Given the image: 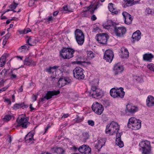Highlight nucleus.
Returning <instances> with one entry per match:
<instances>
[{"label": "nucleus", "instance_id": "de8ad7c7", "mask_svg": "<svg viewBox=\"0 0 154 154\" xmlns=\"http://www.w3.org/2000/svg\"><path fill=\"white\" fill-rule=\"evenodd\" d=\"M9 86H5V87L2 88V89H0V92L4 91L6 90Z\"/></svg>", "mask_w": 154, "mask_h": 154}, {"label": "nucleus", "instance_id": "1a4fd4ad", "mask_svg": "<svg viewBox=\"0 0 154 154\" xmlns=\"http://www.w3.org/2000/svg\"><path fill=\"white\" fill-rule=\"evenodd\" d=\"M102 94V91L96 87L95 86H92L91 88L89 94L94 98H97L101 97Z\"/></svg>", "mask_w": 154, "mask_h": 154}, {"label": "nucleus", "instance_id": "0e129e2a", "mask_svg": "<svg viewBox=\"0 0 154 154\" xmlns=\"http://www.w3.org/2000/svg\"><path fill=\"white\" fill-rule=\"evenodd\" d=\"M83 14L82 15L84 17H86L87 16V12L85 11H83Z\"/></svg>", "mask_w": 154, "mask_h": 154}, {"label": "nucleus", "instance_id": "473e14b6", "mask_svg": "<svg viewBox=\"0 0 154 154\" xmlns=\"http://www.w3.org/2000/svg\"><path fill=\"white\" fill-rule=\"evenodd\" d=\"M145 12L149 15H152L154 14V9H150L149 8H146Z\"/></svg>", "mask_w": 154, "mask_h": 154}, {"label": "nucleus", "instance_id": "4d7b16f0", "mask_svg": "<svg viewBox=\"0 0 154 154\" xmlns=\"http://www.w3.org/2000/svg\"><path fill=\"white\" fill-rule=\"evenodd\" d=\"M19 33L21 34H26L24 29L22 30H19Z\"/></svg>", "mask_w": 154, "mask_h": 154}, {"label": "nucleus", "instance_id": "3c124183", "mask_svg": "<svg viewBox=\"0 0 154 154\" xmlns=\"http://www.w3.org/2000/svg\"><path fill=\"white\" fill-rule=\"evenodd\" d=\"M53 20V19L52 16L49 17L48 18H47L46 19V20L48 22L52 21Z\"/></svg>", "mask_w": 154, "mask_h": 154}, {"label": "nucleus", "instance_id": "f704fd0d", "mask_svg": "<svg viewBox=\"0 0 154 154\" xmlns=\"http://www.w3.org/2000/svg\"><path fill=\"white\" fill-rule=\"evenodd\" d=\"M116 144L120 148L123 147L124 145L123 142L121 139H119L118 140H116Z\"/></svg>", "mask_w": 154, "mask_h": 154}, {"label": "nucleus", "instance_id": "9d476101", "mask_svg": "<svg viewBox=\"0 0 154 154\" xmlns=\"http://www.w3.org/2000/svg\"><path fill=\"white\" fill-rule=\"evenodd\" d=\"M92 109L96 113L99 115H101L104 110L103 106L97 102H95L93 103Z\"/></svg>", "mask_w": 154, "mask_h": 154}, {"label": "nucleus", "instance_id": "c9c22d12", "mask_svg": "<svg viewBox=\"0 0 154 154\" xmlns=\"http://www.w3.org/2000/svg\"><path fill=\"white\" fill-rule=\"evenodd\" d=\"M24 106L23 103H20L15 104L14 106V109H20L23 107Z\"/></svg>", "mask_w": 154, "mask_h": 154}, {"label": "nucleus", "instance_id": "6ab92c4d", "mask_svg": "<svg viewBox=\"0 0 154 154\" xmlns=\"http://www.w3.org/2000/svg\"><path fill=\"white\" fill-rule=\"evenodd\" d=\"M70 81L68 79L67 80L66 78L65 77L60 78L58 82V84L59 86H60V87H62L65 85L70 83Z\"/></svg>", "mask_w": 154, "mask_h": 154}, {"label": "nucleus", "instance_id": "69168bd1", "mask_svg": "<svg viewBox=\"0 0 154 154\" xmlns=\"http://www.w3.org/2000/svg\"><path fill=\"white\" fill-rule=\"evenodd\" d=\"M68 116L69 115L67 114H64L62 116V118H67Z\"/></svg>", "mask_w": 154, "mask_h": 154}, {"label": "nucleus", "instance_id": "5fc2aeb1", "mask_svg": "<svg viewBox=\"0 0 154 154\" xmlns=\"http://www.w3.org/2000/svg\"><path fill=\"white\" fill-rule=\"evenodd\" d=\"M37 96L36 95H35L34 94H33L32 99L33 101H35L36 100L37 98Z\"/></svg>", "mask_w": 154, "mask_h": 154}, {"label": "nucleus", "instance_id": "f3484780", "mask_svg": "<svg viewBox=\"0 0 154 154\" xmlns=\"http://www.w3.org/2000/svg\"><path fill=\"white\" fill-rule=\"evenodd\" d=\"M34 134L32 132H30L25 137V142L27 143L31 144L33 142L34 139L33 138Z\"/></svg>", "mask_w": 154, "mask_h": 154}, {"label": "nucleus", "instance_id": "7ed1b4c3", "mask_svg": "<svg viewBox=\"0 0 154 154\" xmlns=\"http://www.w3.org/2000/svg\"><path fill=\"white\" fill-rule=\"evenodd\" d=\"M119 129V126L118 123L112 121L109 125H108L106 126L105 130L106 133L110 135H112L116 132H118Z\"/></svg>", "mask_w": 154, "mask_h": 154}, {"label": "nucleus", "instance_id": "58836bf2", "mask_svg": "<svg viewBox=\"0 0 154 154\" xmlns=\"http://www.w3.org/2000/svg\"><path fill=\"white\" fill-rule=\"evenodd\" d=\"M12 116L10 115H6L5 116L2 120L4 122H8L11 119Z\"/></svg>", "mask_w": 154, "mask_h": 154}, {"label": "nucleus", "instance_id": "9b49d317", "mask_svg": "<svg viewBox=\"0 0 154 154\" xmlns=\"http://www.w3.org/2000/svg\"><path fill=\"white\" fill-rule=\"evenodd\" d=\"M113 32L118 37H121L123 36L126 33V29L123 27H117L115 26L113 29Z\"/></svg>", "mask_w": 154, "mask_h": 154}, {"label": "nucleus", "instance_id": "4c0bfd02", "mask_svg": "<svg viewBox=\"0 0 154 154\" xmlns=\"http://www.w3.org/2000/svg\"><path fill=\"white\" fill-rule=\"evenodd\" d=\"M17 5L18 4H16L14 2V4H12L10 5L9 8L11 9V11H12L14 12H15L16 11H15L14 9L16 8Z\"/></svg>", "mask_w": 154, "mask_h": 154}, {"label": "nucleus", "instance_id": "774afa93", "mask_svg": "<svg viewBox=\"0 0 154 154\" xmlns=\"http://www.w3.org/2000/svg\"><path fill=\"white\" fill-rule=\"evenodd\" d=\"M59 67V66H55L53 67H51V68L52 69H56L58 68Z\"/></svg>", "mask_w": 154, "mask_h": 154}, {"label": "nucleus", "instance_id": "0eeeda50", "mask_svg": "<svg viewBox=\"0 0 154 154\" xmlns=\"http://www.w3.org/2000/svg\"><path fill=\"white\" fill-rule=\"evenodd\" d=\"M109 38V35L105 33L98 34L96 36V39L97 41L102 45L106 44Z\"/></svg>", "mask_w": 154, "mask_h": 154}, {"label": "nucleus", "instance_id": "bf43d9fd", "mask_svg": "<svg viewBox=\"0 0 154 154\" xmlns=\"http://www.w3.org/2000/svg\"><path fill=\"white\" fill-rule=\"evenodd\" d=\"M32 41V38H29L28 40L27 43H28V45H32L31 44L29 43V42H31Z\"/></svg>", "mask_w": 154, "mask_h": 154}, {"label": "nucleus", "instance_id": "680f3d73", "mask_svg": "<svg viewBox=\"0 0 154 154\" xmlns=\"http://www.w3.org/2000/svg\"><path fill=\"white\" fill-rule=\"evenodd\" d=\"M59 12V11H56L54 12L53 13V15L54 16H57Z\"/></svg>", "mask_w": 154, "mask_h": 154}, {"label": "nucleus", "instance_id": "e2e57ef3", "mask_svg": "<svg viewBox=\"0 0 154 154\" xmlns=\"http://www.w3.org/2000/svg\"><path fill=\"white\" fill-rule=\"evenodd\" d=\"M45 99H46V98H45V97L43 98H41L40 100H39V103L43 102L45 100Z\"/></svg>", "mask_w": 154, "mask_h": 154}, {"label": "nucleus", "instance_id": "a19ab883", "mask_svg": "<svg viewBox=\"0 0 154 154\" xmlns=\"http://www.w3.org/2000/svg\"><path fill=\"white\" fill-rule=\"evenodd\" d=\"M29 47L28 45L26 44L24 45L21 46L19 48V50L21 52H22L23 51V49H25L26 50V49H28Z\"/></svg>", "mask_w": 154, "mask_h": 154}, {"label": "nucleus", "instance_id": "79ce46f5", "mask_svg": "<svg viewBox=\"0 0 154 154\" xmlns=\"http://www.w3.org/2000/svg\"><path fill=\"white\" fill-rule=\"evenodd\" d=\"M10 73L11 74L10 75V79L11 80H13L14 79H17V75L13 73V71L11 70Z\"/></svg>", "mask_w": 154, "mask_h": 154}, {"label": "nucleus", "instance_id": "a18cd8bd", "mask_svg": "<svg viewBox=\"0 0 154 154\" xmlns=\"http://www.w3.org/2000/svg\"><path fill=\"white\" fill-rule=\"evenodd\" d=\"M75 120L77 122H81L82 120V119L79 116H77V117L75 119Z\"/></svg>", "mask_w": 154, "mask_h": 154}, {"label": "nucleus", "instance_id": "aec40b11", "mask_svg": "<svg viewBox=\"0 0 154 154\" xmlns=\"http://www.w3.org/2000/svg\"><path fill=\"white\" fill-rule=\"evenodd\" d=\"M51 152L53 153H56L57 154H64L65 153V150L61 147H53L51 149Z\"/></svg>", "mask_w": 154, "mask_h": 154}, {"label": "nucleus", "instance_id": "5701e85b", "mask_svg": "<svg viewBox=\"0 0 154 154\" xmlns=\"http://www.w3.org/2000/svg\"><path fill=\"white\" fill-rule=\"evenodd\" d=\"M141 32L139 30H137L134 32L132 35V38L133 41H138L141 38Z\"/></svg>", "mask_w": 154, "mask_h": 154}, {"label": "nucleus", "instance_id": "f257e3e1", "mask_svg": "<svg viewBox=\"0 0 154 154\" xmlns=\"http://www.w3.org/2000/svg\"><path fill=\"white\" fill-rule=\"evenodd\" d=\"M123 90L122 87L112 88L110 90V94L113 98H123L125 94Z\"/></svg>", "mask_w": 154, "mask_h": 154}, {"label": "nucleus", "instance_id": "a878e982", "mask_svg": "<svg viewBox=\"0 0 154 154\" xmlns=\"http://www.w3.org/2000/svg\"><path fill=\"white\" fill-rule=\"evenodd\" d=\"M153 57L151 54L146 53L143 55V59L144 61L150 62Z\"/></svg>", "mask_w": 154, "mask_h": 154}, {"label": "nucleus", "instance_id": "37998d69", "mask_svg": "<svg viewBox=\"0 0 154 154\" xmlns=\"http://www.w3.org/2000/svg\"><path fill=\"white\" fill-rule=\"evenodd\" d=\"M147 67L150 70L154 72V64L153 63H150L147 65Z\"/></svg>", "mask_w": 154, "mask_h": 154}, {"label": "nucleus", "instance_id": "c756f323", "mask_svg": "<svg viewBox=\"0 0 154 154\" xmlns=\"http://www.w3.org/2000/svg\"><path fill=\"white\" fill-rule=\"evenodd\" d=\"M138 120L136 118L134 117H132L129 119L128 120V123L127 125L128 127H129L130 125L134 124Z\"/></svg>", "mask_w": 154, "mask_h": 154}, {"label": "nucleus", "instance_id": "423d86ee", "mask_svg": "<svg viewBox=\"0 0 154 154\" xmlns=\"http://www.w3.org/2000/svg\"><path fill=\"white\" fill-rule=\"evenodd\" d=\"M73 74L74 77L79 80L83 79L85 77L84 69L79 66L76 67L74 69Z\"/></svg>", "mask_w": 154, "mask_h": 154}, {"label": "nucleus", "instance_id": "cd10ccee", "mask_svg": "<svg viewBox=\"0 0 154 154\" xmlns=\"http://www.w3.org/2000/svg\"><path fill=\"white\" fill-rule=\"evenodd\" d=\"M124 3L123 4L124 8L131 6L133 5L134 0H123Z\"/></svg>", "mask_w": 154, "mask_h": 154}, {"label": "nucleus", "instance_id": "7c9ffc66", "mask_svg": "<svg viewBox=\"0 0 154 154\" xmlns=\"http://www.w3.org/2000/svg\"><path fill=\"white\" fill-rule=\"evenodd\" d=\"M108 8L109 11L112 13H114V14H118V11H116V9L113 7V5L112 3L109 4L108 6Z\"/></svg>", "mask_w": 154, "mask_h": 154}, {"label": "nucleus", "instance_id": "8fccbe9b", "mask_svg": "<svg viewBox=\"0 0 154 154\" xmlns=\"http://www.w3.org/2000/svg\"><path fill=\"white\" fill-rule=\"evenodd\" d=\"M64 11H68L69 12H72V10H71L70 11L69 10L67 7V6H64L63 8Z\"/></svg>", "mask_w": 154, "mask_h": 154}, {"label": "nucleus", "instance_id": "09e8293b", "mask_svg": "<svg viewBox=\"0 0 154 154\" xmlns=\"http://www.w3.org/2000/svg\"><path fill=\"white\" fill-rule=\"evenodd\" d=\"M118 132H116V140H118V139H120V137H121V134L120 133H118Z\"/></svg>", "mask_w": 154, "mask_h": 154}, {"label": "nucleus", "instance_id": "a211bd4d", "mask_svg": "<svg viewBox=\"0 0 154 154\" xmlns=\"http://www.w3.org/2000/svg\"><path fill=\"white\" fill-rule=\"evenodd\" d=\"M126 109L128 112L131 113H134L137 111L138 107L131 104H128L126 106Z\"/></svg>", "mask_w": 154, "mask_h": 154}, {"label": "nucleus", "instance_id": "052dcab7", "mask_svg": "<svg viewBox=\"0 0 154 154\" xmlns=\"http://www.w3.org/2000/svg\"><path fill=\"white\" fill-rule=\"evenodd\" d=\"M91 7L92 6L91 5H90L89 6L86 7V9L85 11L87 12V11L90 10Z\"/></svg>", "mask_w": 154, "mask_h": 154}, {"label": "nucleus", "instance_id": "4468645a", "mask_svg": "<svg viewBox=\"0 0 154 154\" xmlns=\"http://www.w3.org/2000/svg\"><path fill=\"white\" fill-rule=\"evenodd\" d=\"M122 15L125 24L128 25L131 24L133 19L130 14L127 12L124 11L122 12Z\"/></svg>", "mask_w": 154, "mask_h": 154}, {"label": "nucleus", "instance_id": "72a5a7b5", "mask_svg": "<svg viewBox=\"0 0 154 154\" xmlns=\"http://www.w3.org/2000/svg\"><path fill=\"white\" fill-rule=\"evenodd\" d=\"M87 54L88 58L89 60L92 59L94 57V54L92 51H87Z\"/></svg>", "mask_w": 154, "mask_h": 154}, {"label": "nucleus", "instance_id": "dca6fc26", "mask_svg": "<svg viewBox=\"0 0 154 154\" xmlns=\"http://www.w3.org/2000/svg\"><path fill=\"white\" fill-rule=\"evenodd\" d=\"M60 93V91L59 90L48 91L45 96V98H46V99L47 100H49L52 97L57 95L59 94Z\"/></svg>", "mask_w": 154, "mask_h": 154}, {"label": "nucleus", "instance_id": "412c9836", "mask_svg": "<svg viewBox=\"0 0 154 154\" xmlns=\"http://www.w3.org/2000/svg\"><path fill=\"white\" fill-rule=\"evenodd\" d=\"M141 121L140 120H138L136 122L129 127V128L132 130H137L140 129L141 127Z\"/></svg>", "mask_w": 154, "mask_h": 154}, {"label": "nucleus", "instance_id": "603ef678", "mask_svg": "<svg viewBox=\"0 0 154 154\" xmlns=\"http://www.w3.org/2000/svg\"><path fill=\"white\" fill-rule=\"evenodd\" d=\"M24 30L25 31L26 34L29 32H30L31 31V30L29 28H28L26 29H25Z\"/></svg>", "mask_w": 154, "mask_h": 154}, {"label": "nucleus", "instance_id": "e433bc0d", "mask_svg": "<svg viewBox=\"0 0 154 154\" xmlns=\"http://www.w3.org/2000/svg\"><path fill=\"white\" fill-rule=\"evenodd\" d=\"M82 136L83 137V141H86V140L88 139L89 137V135L88 132H84L82 134Z\"/></svg>", "mask_w": 154, "mask_h": 154}, {"label": "nucleus", "instance_id": "f8f14e48", "mask_svg": "<svg viewBox=\"0 0 154 154\" xmlns=\"http://www.w3.org/2000/svg\"><path fill=\"white\" fill-rule=\"evenodd\" d=\"M114 56L113 52L110 50H107L105 52L103 59L107 62L111 63Z\"/></svg>", "mask_w": 154, "mask_h": 154}, {"label": "nucleus", "instance_id": "c03bdc74", "mask_svg": "<svg viewBox=\"0 0 154 154\" xmlns=\"http://www.w3.org/2000/svg\"><path fill=\"white\" fill-rule=\"evenodd\" d=\"M10 33H8L5 36V37L4 39V42H6L7 40L10 37Z\"/></svg>", "mask_w": 154, "mask_h": 154}, {"label": "nucleus", "instance_id": "20e7f679", "mask_svg": "<svg viewBox=\"0 0 154 154\" xmlns=\"http://www.w3.org/2000/svg\"><path fill=\"white\" fill-rule=\"evenodd\" d=\"M142 149V154H149L151 151L150 142L148 140L142 141L139 145Z\"/></svg>", "mask_w": 154, "mask_h": 154}, {"label": "nucleus", "instance_id": "b1692460", "mask_svg": "<svg viewBox=\"0 0 154 154\" xmlns=\"http://www.w3.org/2000/svg\"><path fill=\"white\" fill-rule=\"evenodd\" d=\"M122 54L121 55L122 58H127L129 56V53L128 49L124 47L121 49Z\"/></svg>", "mask_w": 154, "mask_h": 154}, {"label": "nucleus", "instance_id": "338daca9", "mask_svg": "<svg viewBox=\"0 0 154 154\" xmlns=\"http://www.w3.org/2000/svg\"><path fill=\"white\" fill-rule=\"evenodd\" d=\"M72 149L74 151V152H76L78 150V148L74 146L72 148Z\"/></svg>", "mask_w": 154, "mask_h": 154}, {"label": "nucleus", "instance_id": "c85d7f7f", "mask_svg": "<svg viewBox=\"0 0 154 154\" xmlns=\"http://www.w3.org/2000/svg\"><path fill=\"white\" fill-rule=\"evenodd\" d=\"M7 57V56L5 55L2 56L0 58V67H2L5 64Z\"/></svg>", "mask_w": 154, "mask_h": 154}, {"label": "nucleus", "instance_id": "bb28decb", "mask_svg": "<svg viewBox=\"0 0 154 154\" xmlns=\"http://www.w3.org/2000/svg\"><path fill=\"white\" fill-rule=\"evenodd\" d=\"M24 64L27 66L35 65L36 63L29 57L26 58L24 61Z\"/></svg>", "mask_w": 154, "mask_h": 154}, {"label": "nucleus", "instance_id": "2f4dec72", "mask_svg": "<svg viewBox=\"0 0 154 154\" xmlns=\"http://www.w3.org/2000/svg\"><path fill=\"white\" fill-rule=\"evenodd\" d=\"M9 69H4L2 70L0 73V74L4 77H8L10 73L9 72Z\"/></svg>", "mask_w": 154, "mask_h": 154}, {"label": "nucleus", "instance_id": "49530a36", "mask_svg": "<svg viewBox=\"0 0 154 154\" xmlns=\"http://www.w3.org/2000/svg\"><path fill=\"white\" fill-rule=\"evenodd\" d=\"M88 123L89 125L91 126H93L94 124V122L93 120H88Z\"/></svg>", "mask_w": 154, "mask_h": 154}, {"label": "nucleus", "instance_id": "2eb2a0df", "mask_svg": "<svg viewBox=\"0 0 154 154\" xmlns=\"http://www.w3.org/2000/svg\"><path fill=\"white\" fill-rule=\"evenodd\" d=\"M124 70L123 66L119 63L115 64L114 66L113 71L115 75L121 73Z\"/></svg>", "mask_w": 154, "mask_h": 154}, {"label": "nucleus", "instance_id": "ea45409f", "mask_svg": "<svg viewBox=\"0 0 154 154\" xmlns=\"http://www.w3.org/2000/svg\"><path fill=\"white\" fill-rule=\"evenodd\" d=\"M107 25L106 26H114V27L116 26V23L114 22H113L112 20H109L107 21Z\"/></svg>", "mask_w": 154, "mask_h": 154}, {"label": "nucleus", "instance_id": "393cba45", "mask_svg": "<svg viewBox=\"0 0 154 154\" xmlns=\"http://www.w3.org/2000/svg\"><path fill=\"white\" fill-rule=\"evenodd\" d=\"M105 143V141L103 139H101L98 140V143H96L95 147V148L99 150V149L104 145Z\"/></svg>", "mask_w": 154, "mask_h": 154}, {"label": "nucleus", "instance_id": "864d4df0", "mask_svg": "<svg viewBox=\"0 0 154 154\" xmlns=\"http://www.w3.org/2000/svg\"><path fill=\"white\" fill-rule=\"evenodd\" d=\"M97 19V17L94 15H93L91 17V19L92 21H94Z\"/></svg>", "mask_w": 154, "mask_h": 154}, {"label": "nucleus", "instance_id": "4be33fe9", "mask_svg": "<svg viewBox=\"0 0 154 154\" xmlns=\"http://www.w3.org/2000/svg\"><path fill=\"white\" fill-rule=\"evenodd\" d=\"M147 105L149 106H154V98L151 95L148 96L146 100Z\"/></svg>", "mask_w": 154, "mask_h": 154}, {"label": "nucleus", "instance_id": "6e6552de", "mask_svg": "<svg viewBox=\"0 0 154 154\" xmlns=\"http://www.w3.org/2000/svg\"><path fill=\"white\" fill-rule=\"evenodd\" d=\"M25 115H20L16 120L17 123L21 125L22 127L23 128H26L27 126L30 124V123L28 121L29 120L28 117H25Z\"/></svg>", "mask_w": 154, "mask_h": 154}, {"label": "nucleus", "instance_id": "ddd939ff", "mask_svg": "<svg viewBox=\"0 0 154 154\" xmlns=\"http://www.w3.org/2000/svg\"><path fill=\"white\" fill-rule=\"evenodd\" d=\"M78 150L83 154H91V148L87 145H83L80 146Z\"/></svg>", "mask_w": 154, "mask_h": 154}, {"label": "nucleus", "instance_id": "6e6d98bb", "mask_svg": "<svg viewBox=\"0 0 154 154\" xmlns=\"http://www.w3.org/2000/svg\"><path fill=\"white\" fill-rule=\"evenodd\" d=\"M50 128V126L49 124H48L47 125V126L45 128V133H46L48 130L49 129V128Z\"/></svg>", "mask_w": 154, "mask_h": 154}, {"label": "nucleus", "instance_id": "13d9d810", "mask_svg": "<svg viewBox=\"0 0 154 154\" xmlns=\"http://www.w3.org/2000/svg\"><path fill=\"white\" fill-rule=\"evenodd\" d=\"M8 142L10 143H11L12 141V139L11 138V136L9 135L8 136Z\"/></svg>", "mask_w": 154, "mask_h": 154}, {"label": "nucleus", "instance_id": "f03ea898", "mask_svg": "<svg viewBox=\"0 0 154 154\" xmlns=\"http://www.w3.org/2000/svg\"><path fill=\"white\" fill-rule=\"evenodd\" d=\"M75 50L71 48L63 47L60 52V56L64 59H69L73 57Z\"/></svg>", "mask_w": 154, "mask_h": 154}, {"label": "nucleus", "instance_id": "39448f33", "mask_svg": "<svg viewBox=\"0 0 154 154\" xmlns=\"http://www.w3.org/2000/svg\"><path fill=\"white\" fill-rule=\"evenodd\" d=\"M75 38L78 44L80 45L83 44L85 40L84 34L79 29H76L75 31Z\"/></svg>", "mask_w": 154, "mask_h": 154}]
</instances>
